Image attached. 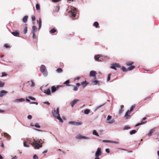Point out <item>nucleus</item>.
Returning <instances> with one entry per match:
<instances>
[{"label":"nucleus","instance_id":"f257e3e1","mask_svg":"<svg viewBox=\"0 0 159 159\" xmlns=\"http://www.w3.org/2000/svg\"><path fill=\"white\" fill-rule=\"evenodd\" d=\"M52 113L53 116L59 120L60 122H62L63 121L61 117L60 116V114H59V108H57L56 110H54L52 111Z\"/></svg>","mask_w":159,"mask_h":159},{"label":"nucleus","instance_id":"f03ea898","mask_svg":"<svg viewBox=\"0 0 159 159\" xmlns=\"http://www.w3.org/2000/svg\"><path fill=\"white\" fill-rule=\"evenodd\" d=\"M42 143H40V141L36 140L34 139L33 143H31V144L35 148L39 149L42 147Z\"/></svg>","mask_w":159,"mask_h":159},{"label":"nucleus","instance_id":"7ed1b4c3","mask_svg":"<svg viewBox=\"0 0 159 159\" xmlns=\"http://www.w3.org/2000/svg\"><path fill=\"white\" fill-rule=\"evenodd\" d=\"M69 12L70 13V16L72 18H74L76 17V14H77V11L76 8L74 7H71V10Z\"/></svg>","mask_w":159,"mask_h":159},{"label":"nucleus","instance_id":"20e7f679","mask_svg":"<svg viewBox=\"0 0 159 159\" xmlns=\"http://www.w3.org/2000/svg\"><path fill=\"white\" fill-rule=\"evenodd\" d=\"M133 64V62L132 61H128L126 62V65L127 66H129V67L128 68V70H130L135 68V66L132 65Z\"/></svg>","mask_w":159,"mask_h":159},{"label":"nucleus","instance_id":"39448f33","mask_svg":"<svg viewBox=\"0 0 159 159\" xmlns=\"http://www.w3.org/2000/svg\"><path fill=\"white\" fill-rule=\"evenodd\" d=\"M40 70L43 74L44 75H47V72L45 66L43 65L41 66L40 68Z\"/></svg>","mask_w":159,"mask_h":159},{"label":"nucleus","instance_id":"423d86ee","mask_svg":"<svg viewBox=\"0 0 159 159\" xmlns=\"http://www.w3.org/2000/svg\"><path fill=\"white\" fill-rule=\"evenodd\" d=\"M121 67L120 66L118 63H115L111 65V68L115 70H116V68H120Z\"/></svg>","mask_w":159,"mask_h":159},{"label":"nucleus","instance_id":"0eeeda50","mask_svg":"<svg viewBox=\"0 0 159 159\" xmlns=\"http://www.w3.org/2000/svg\"><path fill=\"white\" fill-rule=\"evenodd\" d=\"M97 74V73L96 71L92 70L90 72L89 76L90 77L93 76L94 77V79L96 80L97 78L96 75Z\"/></svg>","mask_w":159,"mask_h":159},{"label":"nucleus","instance_id":"6e6552de","mask_svg":"<svg viewBox=\"0 0 159 159\" xmlns=\"http://www.w3.org/2000/svg\"><path fill=\"white\" fill-rule=\"evenodd\" d=\"M62 85H58L56 87L55 86H52L51 87V91L52 93L55 92L60 87H62Z\"/></svg>","mask_w":159,"mask_h":159},{"label":"nucleus","instance_id":"1a4fd4ad","mask_svg":"<svg viewBox=\"0 0 159 159\" xmlns=\"http://www.w3.org/2000/svg\"><path fill=\"white\" fill-rule=\"evenodd\" d=\"M69 124H71L73 125H81L82 124V123L81 122H74V121H70L69 122Z\"/></svg>","mask_w":159,"mask_h":159},{"label":"nucleus","instance_id":"9d476101","mask_svg":"<svg viewBox=\"0 0 159 159\" xmlns=\"http://www.w3.org/2000/svg\"><path fill=\"white\" fill-rule=\"evenodd\" d=\"M101 149L100 148H98L97 150L95 153L96 157H99V156L101 154Z\"/></svg>","mask_w":159,"mask_h":159},{"label":"nucleus","instance_id":"9b49d317","mask_svg":"<svg viewBox=\"0 0 159 159\" xmlns=\"http://www.w3.org/2000/svg\"><path fill=\"white\" fill-rule=\"evenodd\" d=\"M111 116H108L107 119V122L109 123H112L114 122V120H111L110 121H109V120L111 119Z\"/></svg>","mask_w":159,"mask_h":159},{"label":"nucleus","instance_id":"f8f14e48","mask_svg":"<svg viewBox=\"0 0 159 159\" xmlns=\"http://www.w3.org/2000/svg\"><path fill=\"white\" fill-rule=\"evenodd\" d=\"M12 34L16 37L19 36V33L17 30H16L14 32H12L11 33Z\"/></svg>","mask_w":159,"mask_h":159},{"label":"nucleus","instance_id":"ddd939ff","mask_svg":"<svg viewBox=\"0 0 159 159\" xmlns=\"http://www.w3.org/2000/svg\"><path fill=\"white\" fill-rule=\"evenodd\" d=\"M7 93V92L4 90H2L0 92V97H2L6 95Z\"/></svg>","mask_w":159,"mask_h":159},{"label":"nucleus","instance_id":"4468645a","mask_svg":"<svg viewBox=\"0 0 159 159\" xmlns=\"http://www.w3.org/2000/svg\"><path fill=\"white\" fill-rule=\"evenodd\" d=\"M79 101V100L77 99H75L72 101L70 104H71V107H73Z\"/></svg>","mask_w":159,"mask_h":159},{"label":"nucleus","instance_id":"2eb2a0df","mask_svg":"<svg viewBox=\"0 0 159 159\" xmlns=\"http://www.w3.org/2000/svg\"><path fill=\"white\" fill-rule=\"evenodd\" d=\"M27 83L30 85V87H34L35 85V84L32 80H31V81H28L27 82Z\"/></svg>","mask_w":159,"mask_h":159},{"label":"nucleus","instance_id":"dca6fc26","mask_svg":"<svg viewBox=\"0 0 159 159\" xmlns=\"http://www.w3.org/2000/svg\"><path fill=\"white\" fill-rule=\"evenodd\" d=\"M44 93H46L48 95H49L51 94V91L49 89H48L47 90H44Z\"/></svg>","mask_w":159,"mask_h":159},{"label":"nucleus","instance_id":"f3484780","mask_svg":"<svg viewBox=\"0 0 159 159\" xmlns=\"http://www.w3.org/2000/svg\"><path fill=\"white\" fill-rule=\"evenodd\" d=\"M4 136L5 137L7 138V139L8 140H9L11 139V136H10L8 134H7V133H4Z\"/></svg>","mask_w":159,"mask_h":159},{"label":"nucleus","instance_id":"a211bd4d","mask_svg":"<svg viewBox=\"0 0 159 159\" xmlns=\"http://www.w3.org/2000/svg\"><path fill=\"white\" fill-rule=\"evenodd\" d=\"M25 100L23 98H21L19 99H16L14 100V102H21L24 101Z\"/></svg>","mask_w":159,"mask_h":159},{"label":"nucleus","instance_id":"6ab92c4d","mask_svg":"<svg viewBox=\"0 0 159 159\" xmlns=\"http://www.w3.org/2000/svg\"><path fill=\"white\" fill-rule=\"evenodd\" d=\"M37 30V28L35 25H34L32 27V33H35L36 32Z\"/></svg>","mask_w":159,"mask_h":159},{"label":"nucleus","instance_id":"aec40b11","mask_svg":"<svg viewBox=\"0 0 159 159\" xmlns=\"http://www.w3.org/2000/svg\"><path fill=\"white\" fill-rule=\"evenodd\" d=\"M103 142H104L114 143L116 144L119 143V142H113V141H111L108 140H103Z\"/></svg>","mask_w":159,"mask_h":159},{"label":"nucleus","instance_id":"412c9836","mask_svg":"<svg viewBox=\"0 0 159 159\" xmlns=\"http://www.w3.org/2000/svg\"><path fill=\"white\" fill-rule=\"evenodd\" d=\"M87 84H88L86 83V81L82 82L81 83V85L83 86L84 88L87 85Z\"/></svg>","mask_w":159,"mask_h":159},{"label":"nucleus","instance_id":"4be33fe9","mask_svg":"<svg viewBox=\"0 0 159 159\" xmlns=\"http://www.w3.org/2000/svg\"><path fill=\"white\" fill-rule=\"evenodd\" d=\"M28 18V16H25L23 19V21L24 22L26 23Z\"/></svg>","mask_w":159,"mask_h":159},{"label":"nucleus","instance_id":"5701e85b","mask_svg":"<svg viewBox=\"0 0 159 159\" xmlns=\"http://www.w3.org/2000/svg\"><path fill=\"white\" fill-rule=\"evenodd\" d=\"M90 111V110L89 109H87L84 111V113L85 114H89Z\"/></svg>","mask_w":159,"mask_h":159},{"label":"nucleus","instance_id":"b1692460","mask_svg":"<svg viewBox=\"0 0 159 159\" xmlns=\"http://www.w3.org/2000/svg\"><path fill=\"white\" fill-rule=\"evenodd\" d=\"M100 55H98L96 56L95 57V59L97 61H99V59Z\"/></svg>","mask_w":159,"mask_h":159},{"label":"nucleus","instance_id":"393cba45","mask_svg":"<svg viewBox=\"0 0 159 159\" xmlns=\"http://www.w3.org/2000/svg\"><path fill=\"white\" fill-rule=\"evenodd\" d=\"M99 25V24L97 22H95L93 23V26L95 27L96 28L98 27Z\"/></svg>","mask_w":159,"mask_h":159},{"label":"nucleus","instance_id":"a878e982","mask_svg":"<svg viewBox=\"0 0 159 159\" xmlns=\"http://www.w3.org/2000/svg\"><path fill=\"white\" fill-rule=\"evenodd\" d=\"M70 83V81L69 80H66L64 83V84H65L67 86H70V85L69 84Z\"/></svg>","mask_w":159,"mask_h":159},{"label":"nucleus","instance_id":"bb28decb","mask_svg":"<svg viewBox=\"0 0 159 159\" xmlns=\"http://www.w3.org/2000/svg\"><path fill=\"white\" fill-rule=\"evenodd\" d=\"M37 22L39 23V29H40L41 26V20L40 18H39V20H37Z\"/></svg>","mask_w":159,"mask_h":159},{"label":"nucleus","instance_id":"cd10ccee","mask_svg":"<svg viewBox=\"0 0 159 159\" xmlns=\"http://www.w3.org/2000/svg\"><path fill=\"white\" fill-rule=\"evenodd\" d=\"M146 122H143V121H142L141 122V123H139L137 124L136 125H135V127H137L139 125H143V124H144V123H146Z\"/></svg>","mask_w":159,"mask_h":159},{"label":"nucleus","instance_id":"c85d7f7f","mask_svg":"<svg viewBox=\"0 0 159 159\" xmlns=\"http://www.w3.org/2000/svg\"><path fill=\"white\" fill-rule=\"evenodd\" d=\"M129 111L128 110L126 113L125 116V117H126V119H127L128 117H129V115H128V114H130V113H129Z\"/></svg>","mask_w":159,"mask_h":159},{"label":"nucleus","instance_id":"c756f323","mask_svg":"<svg viewBox=\"0 0 159 159\" xmlns=\"http://www.w3.org/2000/svg\"><path fill=\"white\" fill-rule=\"evenodd\" d=\"M56 30L55 28H53L50 30V32L51 34H53L56 32Z\"/></svg>","mask_w":159,"mask_h":159},{"label":"nucleus","instance_id":"7c9ffc66","mask_svg":"<svg viewBox=\"0 0 159 159\" xmlns=\"http://www.w3.org/2000/svg\"><path fill=\"white\" fill-rule=\"evenodd\" d=\"M93 135H96V136H99V135L98 134L96 130H93Z\"/></svg>","mask_w":159,"mask_h":159},{"label":"nucleus","instance_id":"2f4dec72","mask_svg":"<svg viewBox=\"0 0 159 159\" xmlns=\"http://www.w3.org/2000/svg\"><path fill=\"white\" fill-rule=\"evenodd\" d=\"M121 69L122 70L123 72H126L128 70V68L126 69L125 67L123 66L121 68Z\"/></svg>","mask_w":159,"mask_h":159},{"label":"nucleus","instance_id":"473e14b6","mask_svg":"<svg viewBox=\"0 0 159 159\" xmlns=\"http://www.w3.org/2000/svg\"><path fill=\"white\" fill-rule=\"evenodd\" d=\"M62 71V69L61 68H58L56 70V71L58 73H61Z\"/></svg>","mask_w":159,"mask_h":159},{"label":"nucleus","instance_id":"72a5a7b5","mask_svg":"<svg viewBox=\"0 0 159 159\" xmlns=\"http://www.w3.org/2000/svg\"><path fill=\"white\" fill-rule=\"evenodd\" d=\"M154 130L153 129H152L150 130L149 133L148 134V136H151Z\"/></svg>","mask_w":159,"mask_h":159},{"label":"nucleus","instance_id":"f704fd0d","mask_svg":"<svg viewBox=\"0 0 159 159\" xmlns=\"http://www.w3.org/2000/svg\"><path fill=\"white\" fill-rule=\"evenodd\" d=\"M60 7L59 5L55 7V11L57 12H58L60 9Z\"/></svg>","mask_w":159,"mask_h":159},{"label":"nucleus","instance_id":"c9c22d12","mask_svg":"<svg viewBox=\"0 0 159 159\" xmlns=\"http://www.w3.org/2000/svg\"><path fill=\"white\" fill-rule=\"evenodd\" d=\"M135 107V106L134 105H132L130 109V110L129 111V113H130L133 110V109Z\"/></svg>","mask_w":159,"mask_h":159},{"label":"nucleus","instance_id":"e433bc0d","mask_svg":"<svg viewBox=\"0 0 159 159\" xmlns=\"http://www.w3.org/2000/svg\"><path fill=\"white\" fill-rule=\"evenodd\" d=\"M99 61H102L104 58V57L101 55H100V57Z\"/></svg>","mask_w":159,"mask_h":159},{"label":"nucleus","instance_id":"4c0bfd02","mask_svg":"<svg viewBox=\"0 0 159 159\" xmlns=\"http://www.w3.org/2000/svg\"><path fill=\"white\" fill-rule=\"evenodd\" d=\"M136 132V130H133L130 132V134L132 135L134 134H135Z\"/></svg>","mask_w":159,"mask_h":159},{"label":"nucleus","instance_id":"58836bf2","mask_svg":"<svg viewBox=\"0 0 159 159\" xmlns=\"http://www.w3.org/2000/svg\"><path fill=\"white\" fill-rule=\"evenodd\" d=\"M5 84L4 82H3L0 80V87H3Z\"/></svg>","mask_w":159,"mask_h":159},{"label":"nucleus","instance_id":"ea45409f","mask_svg":"<svg viewBox=\"0 0 159 159\" xmlns=\"http://www.w3.org/2000/svg\"><path fill=\"white\" fill-rule=\"evenodd\" d=\"M36 7L37 10H39L40 9V5L39 4H37L36 5Z\"/></svg>","mask_w":159,"mask_h":159},{"label":"nucleus","instance_id":"a19ab883","mask_svg":"<svg viewBox=\"0 0 159 159\" xmlns=\"http://www.w3.org/2000/svg\"><path fill=\"white\" fill-rule=\"evenodd\" d=\"M98 82V81L97 80H94L92 81V83H93L94 85L97 84Z\"/></svg>","mask_w":159,"mask_h":159},{"label":"nucleus","instance_id":"79ce46f5","mask_svg":"<svg viewBox=\"0 0 159 159\" xmlns=\"http://www.w3.org/2000/svg\"><path fill=\"white\" fill-rule=\"evenodd\" d=\"M82 135H81L80 134H78L76 136V138L77 139H82Z\"/></svg>","mask_w":159,"mask_h":159},{"label":"nucleus","instance_id":"37998d69","mask_svg":"<svg viewBox=\"0 0 159 159\" xmlns=\"http://www.w3.org/2000/svg\"><path fill=\"white\" fill-rule=\"evenodd\" d=\"M111 73H110L108 75L107 78V81H109L110 80V77H111Z\"/></svg>","mask_w":159,"mask_h":159},{"label":"nucleus","instance_id":"c03bdc74","mask_svg":"<svg viewBox=\"0 0 159 159\" xmlns=\"http://www.w3.org/2000/svg\"><path fill=\"white\" fill-rule=\"evenodd\" d=\"M130 128L129 127V126L126 125L125 126V127L124 129V130H127V129H129Z\"/></svg>","mask_w":159,"mask_h":159},{"label":"nucleus","instance_id":"a18cd8bd","mask_svg":"<svg viewBox=\"0 0 159 159\" xmlns=\"http://www.w3.org/2000/svg\"><path fill=\"white\" fill-rule=\"evenodd\" d=\"M27 27H25L24 30V32L25 34L27 33Z\"/></svg>","mask_w":159,"mask_h":159},{"label":"nucleus","instance_id":"49530a36","mask_svg":"<svg viewBox=\"0 0 159 159\" xmlns=\"http://www.w3.org/2000/svg\"><path fill=\"white\" fill-rule=\"evenodd\" d=\"M33 34V38L34 39H36V36L35 34V33H32Z\"/></svg>","mask_w":159,"mask_h":159},{"label":"nucleus","instance_id":"de8ad7c7","mask_svg":"<svg viewBox=\"0 0 159 159\" xmlns=\"http://www.w3.org/2000/svg\"><path fill=\"white\" fill-rule=\"evenodd\" d=\"M28 98L30 99L31 100H33L35 101L36 100V99L35 98H33V97H31V96L28 97Z\"/></svg>","mask_w":159,"mask_h":159},{"label":"nucleus","instance_id":"09e8293b","mask_svg":"<svg viewBox=\"0 0 159 159\" xmlns=\"http://www.w3.org/2000/svg\"><path fill=\"white\" fill-rule=\"evenodd\" d=\"M23 144L24 146L25 147H29V146L28 145L26 144V142H25L24 141Z\"/></svg>","mask_w":159,"mask_h":159},{"label":"nucleus","instance_id":"8fccbe9b","mask_svg":"<svg viewBox=\"0 0 159 159\" xmlns=\"http://www.w3.org/2000/svg\"><path fill=\"white\" fill-rule=\"evenodd\" d=\"M4 46L6 48H10V46L8 44H5L4 45Z\"/></svg>","mask_w":159,"mask_h":159},{"label":"nucleus","instance_id":"3c124183","mask_svg":"<svg viewBox=\"0 0 159 159\" xmlns=\"http://www.w3.org/2000/svg\"><path fill=\"white\" fill-rule=\"evenodd\" d=\"M7 75V74L5 72H2V77H3L4 76H6Z\"/></svg>","mask_w":159,"mask_h":159},{"label":"nucleus","instance_id":"603ef678","mask_svg":"<svg viewBox=\"0 0 159 159\" xmlns=\"http://www.w3.org/2000/svg\"><path fill=\"white\" fill-rule=\"evenodd\" d=\"M33 158L34 159H38V157L36 155H34Z\"/></svg>","mask_w":159,"mask_h":159},{"label":"nucleus","instance_id":"864d4df0","mask_svg":"<svg viewBox=\"0 0 159 159\" xmlns=\"http://www.w3.org/2000/svg\"><path fill=\"white\" fill-rule=\"evenodd\" d=\"M24 142H26V143H30V141L29 139H27L26 141H24Z\"/></svg>","mask_w":159,"mask_h":159},{"label":"nucleus","instance_id":"5fc2aeb1","mask_svg":"<svg viewBox=\"0 0 159 159\" xmlns=\"http://www.w3.org/2000/svg\"><path fill=\"white\" fill-rule=\"evenodd\" d=\"M27 118L29 119L30 120L32 119V116L31 115H29L28 116Z\"/></svg>","mask_w":159,"mask_h":159},{"label":"nucleus","instance_id":"6e6d98bb","mask_svg":"<svg viewBox=\"0 0 159 159\" xmlns=\"http://www.w3.org/2000/svg\"><path fill=\"white\" fill-rule=\"evenodd\" d=\"M78 89V87H77L75 86L74 87L73 89V90L75 91H76Z\"/></svg>","mask_w":159,"mask_h":159},{"label":"nucleus","instance_id":"4d7b16f0","mask_svg":"<svg viewBox=\"0 0 159 159\" xmlns=\"http://www.w3.org/2000/svg\"><path fill=\"white\" fill-rule=\"evenodd\" d=\"M32 20L33 21H34L35 20V17L34 16H32L31 17Z\"/></svg>","mask_w":159,"mask_h":159},{"label":"nucleus","instance_id":"13d9d810","mask_svg":"<svg viewBox=\"0 0 159 159\" xmlns=\"http://www.w3.org/2000/svg\"><path fill=\"white\" fill-rule=\"evenodd\" d=\"M123 110L122 109H120L119 111V114H121L122 113V112H123Z\"/></svg>","mask_w":159,"mask_h":159},{"label":"nucleus","instance_id":"bf43d9fd","mask_svg":"<svg viewBox=\"0 0 159 159\" xmlns=\"http://www.w3.org/2000/svg\"><path fill=\"white\" fill-rule=\"evenodd\" d=\"M32 126H34L37 128H40V126L39 125H32Z\"/></svg>","mask_w":159,"mask_h":159},{"label":"nucleus","instance_id":"052dcab7","mask_svg":"<svg viewBox=\"0 0 159 159\" xmlns=\"http://www.w3.org/2000/svg\"><path fill=\"white\" fill-rule=\"evenodd\" d=\"M82 139H89V138L85 136H82Z\"/></svg>","mask_w":159,"mask_h":159},{"label":"nucleus","instance_id":"680f3d73","mask_svg":"<svg viewBox=\"0 0 159 159\" xmlns=\"http://www.w3.org/2000/svg\"><path fill=\"white\" fill-rule=\"evenodd\" d=\"M106 152H107V153H108L110 152L109 149L108 148H107L106 149Z\"/></svg>","mask_w":159,"mask_h":159},{"label":"nucleus","instance_id":"e2e57ef3","mask_svg":"<svg viewBox=\"0 0 159 159\" xmlns=\"http://www.w3.org/2000/svg\"><path fill=\"white\" fill-rule=\"evenodd\" d=\"M59 0H52V2H58Z\"/></svg>","mask_w":159,"mask_h":159},{"label":"nucleus","instance_id":"0e129e2a","mask_svg":"<svg viewBox=\"0 0 159 159\" xmlns=\"http://www.w3.org/2000/svg\"><path fill=\"white\" fill-rule=\"evenodd\" d=\"M44 104H47L48 105H49L50 104V103H49L48 102H44Z\"/></svg>","mask_w":159,"mask_h":159},{"label":"nucleus","instance_id":"69168bd1","mask_svg":"<svg viewBox=\"0 0 159 159\" xmlns=\"http://www.w3.org/2000/svg\"><path fill=\"white\" fill-rule=\"evenodd\" d=\"M80 84L79 83H77L76 84V86L78 88L79 87V86H80Z\"/></svg>","mask_w":159,"mask_h":159},{"label":"nucleus","instance_id":"338daca9","mask_svg":"<svg viewBox=\"0 0 159 159\" xmlns=\"http://www.w3.org/2000/svg\"><path fill=\"white\" fill-rule=\"evenodd\" d=\"M48 152V150H45L43 152V153H46V152Z\"/></svg>","mask_w":159,"mask_h":159},{"label":"nucleus","instance_id":"774afa93","mask_svg":"<svg viewBox=\"0 0 159 159\" xmlns=\"http://www.w3.org/2000/svg\"><path fill=\"white\" fill-rule=\"evenodd\" d=\"M17 157L16 156L14 157L12 159H16Z\"/></svg>","mask_w":159,"mask_h":159}]
</instances>
